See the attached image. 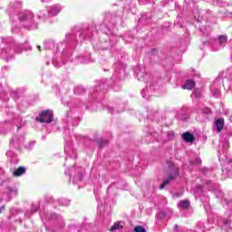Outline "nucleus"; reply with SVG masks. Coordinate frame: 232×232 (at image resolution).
<instances>
[{"label": "nucleus", "instance_id": "0eeeda50", "mask_svg": "<svg viewBox=\"0 0 232 232\" xmlns=\"http://www.w3.org/2000/svg\"><path fill=\"white\" fill-rule=\"evenodd\" d=\"M124 77H126V65L122 62L114 63V73L111 77L113 82L124 81Z\"/></svg>", "mask_w": 232, "mask_h": 232}, {"label": "nucleus", "instance_id": "a18cd8bd", "mask_svg": "<svg viewBox=\"0 0 232 232\" xmlns=\"http://www.w3.org/2000/svg\"><path fill=\"white\" fill-rule=\"evenodd\" d=\"M5 209H6V207H5V205L0 207V213H3L5 211Z\"/></svg>", "mask_w": 232, "mask_h": 232}, {"label": "nucleus", "instance_id": "f704fd0d", "mask_svg": "<svg viewBox=\"0 0 232 232\" xmlns=\"http://www.w3.org/2000/svg\"><path fill=\"white\" fill-rule=\"evenodd\" d=\"M191 97H196V99H198V98L202 97V93L200 92V91H195L192 93Z\"/></svg>", "mask_w": 232, "mask_h": 232}, {"label": "nucleus", "instance_id": "603ef678", "mask_svg": "<svg viewBox=\"0 0 232 232\" xmlns=\"http://www.w3.org/2000/svg\"><path fill=\"white\" fill-rule=\"evenodd\" d=\"M21 128H23V125L17 126V130H21Z\"/></svg>", "mask_w": 232, "mask_h": 232}, {"label": "nucleus", "instance_id": "bb28decb", "mask_svg": "<svg viewBox=\"0 0 232 232\" xmlns=\"http://www.w3.org/2000/svg\"><path fill=\"white\" fill-rule=\"evenodd\" d=\"M73 92L76 95H82V93H84L86 92V89H84V87L79 85L74 88Z\"/></svg>", "mask_w": 232, "mask_h": 232}, {"label": "nucleus", "instance_id": "f03ea898", "mask_svg": "<svg viewBox=\"0 0 232 232\" xmlns=\"http://www.w3.org/2000/svg\"><path fill=\"white\" fill-rule=\"evenodd\" d=\"M0 57L5 59L6 63H8L15 53H23V52L30 50V44H28V42L19 44L12 37H2L0 39Z\"/></svg>", "mask_w": 232, "mask_h": 232}, {"label": "nucleus", "instance_id": "4d7b16f0", "mask_svg": "<svg viewBox=\"0 0 232 232\" xmlns=\"http://www.w3.org/2000/svg\"><path fill=\"white\" fill-rule=\"evenodd\" d=\"M21 111H22L23 113H24V109H22Z\"/></svg>", "mask_w": 232, "mask_h": 232}, {"label": "nucleus", "instance_id": "b1692460", "mask_svg": "<svg viewBox=\"0 0 232 232\" xmlns=\"http://www.w3.org/2000/svg\"><path fill=\"white\" fill-rule=\"evenodd\" d=\"M191 203H189V200L184 199L179 202L178 208L179 209H188L189 208Z\"/></svg>", "mask_w": 232, "mask_h": 232}, {"label": "nucleus", "instance_id": "39448f33", "mask_svg": "<svg viewBox=\"0 0 232 232\" xmlns=\"http://www.w3.org/2000/svg\"><path fill=\"white\" fill-rule=\"evenodd\" d=\"M17 19L22 28L27 30H37V24L35 23V14L30 10L20 11L17 14Z\"/></svg>", "mask_w": 232, "mask_h": 232}, {"label": "nucleus", "instance_id": "13d9d810", "mask_svg": "<svg viewBox=\"0 0 232 232\" xmlns=\"http://www.w3.org/2000/svg\"><path fill=\"white\" fill-rule=\"evenodd\" d=\"M174 197H179V194L174 195Z\"/></svg>", "mask_w": 232, "mask_h": 232}, {"label": "nucleus", "instance_id": "de8ad7c7", "mask_svg": "<svg viewBox=\"0 0 232 232\" xmlns=\"http://www.w3.org/2000/svg\"><path fill=\"white\" fill-rule=\"evenodd\" d=\"M179 229H180V227H179V225H175L174 231L177 232Z\"/></svg>", "mask_w": 232, "mask_h": 232}, {"label": "nucleus", "instance_id": "9b49d317", "mask_svg": "<svg viewBox=\"0 0 232 232\" xmlns=\"http://www.w3.org/2000/svg\"><path fill=\"white\" fill-rule=\"evenodd\" d=\"M194 196L196 198H201L202 202H206V204L209 203V197L204 190V187L201 185H197L194 189Z\"/></svg>", "mask_w": 232, "mask_h": 232}, {"label": "nucleus", "instance_id": "a878e982", "mask_svg": "<svg viewBox=\"0 0 232 232\" xmlns=\"http://www.w3.org/2000/svg\"><path fill=\"white\" fill-rule=\"evenodd\" d=\"M26 173V169L24 167L18 168L14 173V177H21V175H24Z\"/></svg>", "mask_w": 232, "mask_h": 232}, {"label": "nucleus", "instance_id": "f8f14e48", "mask_svg": "<svg viewBox=\"0 0 232 232\" xmlns=\"http://www.w3.org/2000/svg\"><path fill=\"white\" fill-rule=\"evenodd\" d=\"M24 144V136H14L10 140V148H14V150H21Z\"/></svg>", "mask_w": 232, "mask_h": 232}, {"label": "nucleus", "instance_id": "58836bf2", "mask_svg": "<svg viewBox=\"0 0 232 232\" xmlns=\"http://www.w3.org/2000/svg\"><path fill=\"white\" fill-rule=\"evenodd\" d=\"M156 217L157 218H160V219L166 218V213L160 212Z\"/></svg>", "mask_w": 232, "mask_h": 232}, {"label": "nucleus", "instance_id": "20e7f679", "mask_svg": "<svg viewBox=\"0 0 232 232\" xmlns=\"http://www.w3.org/2000/svg\"><path fill=\"white\" fill-rule=\"evenodd\" d=\"M223 151L218 150L219 162L223 165L222 167V177L223 179H232V160L227 158V150H229V140L222 139L221 140Z\"/></svg>", "mask_w": 232, "mask_h": 232}, {"label": "nucleus", "instance_id": "c03bdc74", "mask_svg": "<svg viewBox=\"0 0 232 232\" xmlns=\"http://www.w3.org/2000/svg\"><path fill=\"white\" fill-rule=\"evenodd\" d=\"M107 111H108L109 113H113V108L108 107V108H107Z\"/></svg>", "mask_w": 232, "mask_h": 232}, {"label": "nucleus", "instance_id": "4c0bfd02", "mask_svg": "<svg viewBox=\"0 0 232 232\" xmlns=\"http://www.w3.org/2000/svg\"><path fill=\"white\" fill-rule=\"evenodd\" d=\"M53 64L54 68H61L63 66V63H60L59 62H55V60L53 61Z\"/></svg>", "mask_w": 232, "mask_h": 232}, {"label": "nucleus", "instance_id": "c85d7f7f", "mask_svg": "<svg viewBox=\"0 0 232 232\" xmlns=\"http://www.w3.org/2000/svg\"><path fill=\"white\" fill-rule=\"evenodd\" d=\"M209 113H211V109H209L208 107H205L203 109L198 110V114H203V115H209Z\"/></svg>", "mask_w": 232, "mask_h": 232}, {"label": "nucleus", "instance_id": "423d86ee", "mask_svg": "<svg viewBox=\"0 0 232 232\" xmlns=\"http://www.w3.org/2000/svg\"><path fill=\"white\" fill-rule=\"evenodd\" d=\"M227 44V35H219L217 40H210L209 42H203V46H211L213 52L222 50Z\"/></svg>", "mask_w": 232, "mask_h": 232}, {"label": "nucleus", "instance_id": "6e6d98bb", "mask_svg": "<svg viewBox=\"0 0 232 232\" xmlns=\"http://www.w3.org/2000/svg\"><path fill=\"white\" fill-rule=\"evenodd\" d=\"M37 48L41 52V45H38Z\"/></svg>", "mask_w": 232, "mask_h": 232}, {"label": "nucleus", "instance_id": "c756f323", "mask_svg": "<svg viewBox=\"0 0 232 232\" xmlns=\"http://www.w3.org/2000/svg\"><path fill=\"white\" fill-rule=\"evenodd\" d=\"M58 204L60 206H64V207L69 206L70 205V199H66L64 198H62L58 199Z\"/></svg>", "mask_w": 232, "mask_h": 232}, {"label": "nucleus", "instance_id": "4be33fe9", "mask_svg": "<svg viewBox=\"0 0 232 232\" xmlns=\"http://www.w3.org/2000/svg\"><path fill=\"white\" fill-rule=\"evenodd\" d=\"M182 139L185 142H193V140H195V136L189 132H185L182 134Z\"/></svg>", "mask_w": 232, "mask_h": 232}, {"label": "nucleus", "instance_id": "e433bc0d", "mask_svg": "<svg viewBox=\"0 0 232 232\" xmlns=\"http://www.w3.org/2000/svg\"><path fill=\"white\" fill-rule=\"evenodd\" d=\"M148 92V89H143L141 91V96L143 97V99H149L150 95L146 94Z\"/></svg>", "mask_w": 232, "mask_h": 232}, {"label": "nucleus", "instance_id": "ddd939ff", "mask_svg": "<svg viewBox=\"0 0 232 232\" xmlns=\"http://www.w3.org/2000/svg\"><path fill=\"white\" fill-rule=\"evenodd\" d=\"M19 190L15 187H5V195L7 197V200H12L14 197H17Z\"/></svg>", "mask_w": 232, "mask_h": 232}, {"label": "nucleus", "instance_id": "8fccbe9b", "mask_svg": "<svg viewBox=\"0 0 232 232\" xmlns=\"http://www.w3.org/2000/svg\"><path fill=\"white\" fill-rule=\"evenodd\" d=\"M169 135H170L171 137H175V133L173 131L169 132Z\"/></svg>", "mask_w": 232, "mask_h": 232}, {"label": "nucleus", "instance_id": "5701e85b", "mask_svg": "<svg viewBox=\"0 0 232 232\" xmlns=\"http://www.w3.org/2000/svg\"><path fill=\"white\" fill-rule=\"evenodd\" d=\"M195 88V81L187 80L183 85V90H193Z\"/></svg>", "mask_w": 232, "mask_h": 232}, {"label": "nucleus", "instance_id": "bf43d9fd", "mask_svg": "<svg viewBox=\"0 0 232 232\" xmlns=\"http://www.w3.org/2000/svg\"><path fill=\"white\" fill-rule=\"evenodd\" d=\"M18 110H21V107L18 105Z\"/></svg>", "mask_w": 232, "mask_h": 232}, {"label": "nucleus", "instance_id": "4468645a", "mask_svg": "<svg viewBox=\"0 0 232 232\" xmlns=\"http://www.w3.org/2000/svg\"><path fill=\"white\" fill-rule=\"evenodd\" d=\"M47 9L49 10V14L51 15V17H55L59 15V14H61L63 6L59 4H55L48 6Z\"/></svg>", "mask_w": 232, "mask_h": 232}, {"label": "nucleus", "instance_id": "79ce46f5", "mask_svg": "<svg viewBox=\"0 0 232 232\" xmlns=\"http://www.w3.org/2000/svg\"><path fill=\"white\" fill-rule=\"evenodd\" d=\"M6 155H7V157H14V155H15V153H14L13 150H8V151L6 152Z\"/></svg>", "mask_w": 232, "mask_h": 232}, {"label": "nucleus", "instance_id": "7ed1b4c3", "mask_svg": "<svg viewBox=\"0 0 232 232\" xmlns=\"http://www.w3.org/2000/svg\"><path fill=\"white\" fill-rule=\"evenodd\" d=\"M40 217L45 226L47 232L61 231V229L66 226L63 217L57 216L55 213L44 211L40 213Z\"/></svg>", "mask_w": 232, "mask_h": 232}, {"label": "nucleus", "instance_id": "393cba45", "mask_svg": "<svg viewBox=\"0 0 232 232\" xmlns=\"http://www.w3.org/2000/svg\"><path fill=\"white\" fill-rule=\"evenodd\" d=\"M222 229H224V231H227V232L231 231V220L230 219H225L223 221Z\"/></svg>", "mask_w": 232, "mask_h": 232}, {"label": "nucleus", "instance_id": "2f4dec72", "mask_svg": "<svg viewBox=\"0 0 232 232\" xmlns=\"http://www.w3.org/2000/svg\"><path fill=\"white\" fill-rule=\"evenodd\" d=\"M108 144V140H98V146H100V148H104V146H107Z\"/></svg>", "mask_w": 232, "mask_h": 232}, {"label": "nucleus", "instance_id": "1a4fd4ad", "mask_svg": "<svg viewBox=\"0 0 232 232\" xmlns=\"http://www.w3.org/2000/svg\"><path fill=\"white\" fill-rule=\"evenodd\" d=\"M204 188H206L208 191H212L217 198H224V192L220 189V185H218V183H213L211 180H207L204 183Z\"/></svg>", "mask_w": 232, "mask_h": 232}, {"label": "nucleus", "instance_id": "7c9ffc66", "mask_svg": "<svg viewBox=\"0 0 232 232\" xmlns=\"http://www.w3.org/2000/svg\"><path fill=\"white\" fill-rule=\"evenodd\" d=\"M135 73L138 77V80H140V81H144V75H145V77H148V74H144V72H142L141 71L135 72Z\"/></svg>", "mask_w": 232, "mask_h": 232}, {"label": "nucleus", "instance_id": "ea45409f", "mask_svg": "<svg viewBox=\"0 0 232 232\" xmlns=\"http://www.w3.org/2000/svg\"><path fill=\"white\" fill-rule=\"evenodd\" d=\"M6 123L0 122V133H5V130H3V128H5Z\"/></svg>", "mask_w": 232, "mask_h": 232}, {"label": "nucleus", "instance_id": "052dcab7", "mask_svg": "<svg viewBox=\"0 0 232 232\" xmlns=\"http://www.w3.org/2000/svg\"><path fill=\"white\" fill-rule=\"evenodd\" d=\"M42 139H46V137L43 136Z\"/></svg>", "mask_w": 232, "mask_h": 232}, {"label": "nucleus", "instance_id": "2eb2a0df", "mask_svg": "<svg viewBox=\"0 0 232 232\" xmlns=\"http://www.w3.org/2000/svg\"><path fill=\"white\" fill-rule=\"evenodd\" d=\"M37 17H38V19H41L42 21L46 23V22L50 21V17H52V16L50 14V11L47 8V9L38 11Z\"/></svg>", "mask_w": 232, "mask_h": 232}, {"label": "nucleus", "instance_id": "f3484780", "mask_svg": "<svg viewBox=\"0 0 232 232\" xmlns=\"http://www.w3.org/2000/svg\"><path fill=\"white\" fill-rule=\"evenodd\" d=\"M90 57H92V54L90 53H86L85 56H78L75 59L76 64H88L90 63Z\"/></svg>", "mask_w": 232, "mask_h": 232}, {"label": "nucleus", "instance_id": "a211bd4d", "mask_svg": "<svg viewBox=\"0 0 232 232\" xmlns=\"http://www.w3.org/2000/svg\"><path fill=\"white\" fill-rule=\"evenodd\" d=\"M64 151L66 155L70 157V159H77V154L75 153V150H73V147H72V145L67 143L65 145Z\"/></svg>", "mask_w": 232, "mask_h": 232}, {"label": "nucleus", "instance_id": "e2e57ef3", "mask_svg": "<svg viewBox=\"0 0 232 232\" xmlns=\"http://www.w3.org/2000/svg\"><path fill=\"white\" fill-rule=\"evenodd\" d=\"M65 160H68V158H65Z\"/></svg>", "mask_w": 232, "mask_h": 232}, {"label": "nucleus", "instance_id": "aec40b11", "mask_svg": "<svg viewBox=\"0 0 232 232\" xmlns=\"http://www.w3.org/2000/svg\"><path fill=\"white\" fill-rule=\"evenodd\" d=\"M215 128L218 132L222 131V130H224V119H218L215 121Z\"/></svg>", "mask_w": 232, "mask_h": 232}, {"label": "nucleus", "instance_id": "680f3d73", "mask_svg": "<svg viewBox=\"0 0 232 232\" xmlns=\"http://www.w3.org/2000/svg\"><path fill=\"white\" fill-rule=\"evenodd\" d=\"M15 31L14 30H12V33L14 34Z\"/></svg>", "mask_w": 232, "mask_h": 232}, {"label": "nucleus", "instance_id": "6e6552de", "mask_svg": "<svg viewBox=\"0 0 232 232\" xmlns=\"http://www.w3.org/2000/svg\"><path fill=\"white\" fill-rule=\"evenodd\" d=\"M65 175H69L70 179L73 178V184H77L78 182H82V177H84V169L79 167L75 169V167H72L71 169L64 171Z\"/></svg>", "mask_w": 232, "mask_h": 232}, {"label": "nucleus", "instance_id": "09e8293b", "mask_svg": "<svg viewBox=\"0 0 232 232\" xmlns=\"http://www.w3.org/2000/svg\"><path fill=\"white\" fill-rule=\"evenodd\" d=\"M150 53H151L152 55H155V53H157V49H152V50L150 51Z\"/></svg>", "mask_w": 232, "mask_h": 232}, {"label": "nucleus", "instance_id": "cd10ccee", "mask_svg": "<svg viewBox=\"0 0 232 232\" xmlns=\"http://www.w3.org/2000/svg\"><path fill=\"white\" fill-rule=\"evenodd\" d=\"M106 82H107L106 79L101 80L99 82L98 85L95 87V91L99 92V90H104V86L106 84Z\"/></svg>", "mask_w": 232, "mask_h": 232}, {"label": "nucleus", "instance_id": "5fc2aeb1", "mask_svg": "<svg viewBox=\"0 0 232 232\" xmlns=\"http://www.w3.org/2000/svg\"><path fill=\"white\" fill-rule=\"evenodd\" d=\"M2 101H7V98L1 97Z\"/></svg>", "mask_w": 232, "mask_h": 232}, {"label": "nucleus", "instance_id": "f257e3e1", "mask_svg": "<svg viewBox=\"0 0 232 232\" xmlns=\"http://www.w3.org/2000/svg\"><path fill=\"white\" fill-rule=\"evenodd\" d=\"M92 30H93V26L82 31V33H79V27H74L72 34H66L65 39L63 41V43L58 44L57 50H63V57L64 59H69L72 55L73 48H75L77 44V35H79L80 37L79 41H82V39H92V35H93V34H92ZM75 32L78 33L75 34ZM69 61L72 60L69 59Z\"/></svg>", "mask_w": 232, "mask_h": 232}, {"label": "nucleus", "instance_id": "473e14b6", "mask_svg": "<svg viewBox=\"0 0 232 232\" xmlns=\"http://www.w3.org/2000/svg\"><path fill=\"white\" fill-rule=\"evenodd\" d=\"M34 146H35V140L30 141L29 144L24 146L25 150H34Z\"/></svg>", "mask_w": 232, "mask_h": 232}, {"label": "nucleus", "instance_id": "3c124183", "mask_svg": "<svg viewBox=\"0 0 232 232\" xmlns=\"http://www.w3.org/2000/svg\"><path fill=\"white\" fill-rule=\"evenodd\" d=\"M50 0H41V3H49Z\"/></svg>", "mask_w": 232, "mask_h": 232}, {"label": "nucleus", "instance_id": "6ab92c4d", "mask_svg": "<svg viewBox=\"0 0 232 232\" xmlns=\"http://www.w3.org/2000/svg\"><path fill=\"white\" fill-rule=\"evenodd\" d=\"M123 229H124V223L122 221H117L111 226L110 231L111 232H123Z\"/></svg>", "mask_w": 232, "mask_h": 232}, {"label": "nucleus", "instance_id": "49530a36", "mask_svg": "<svg viewBox=\"0 0 232 232\" xmlns=\"http://www.w3.org/2000/svg\"><path fill=\"white\" fill-rule=\"evenodd\" d=\"M197 164H202V160L200 158L196 159Z\"/></svg>", "mask_w": 232, "mask_h": 232}, {"label": "nucleus", "instance_id": "864d4df0", "mask_svg": "<svg viewBox=\"0 0 232 232\" xmlns=\"http://www.w3.org/2000/svg\"><path fill=\"white\" fill-rule=\"evenodd\" d=\"M108 19H110V15H107V16L105 17V21H108Z\"/></svg>", "mask_w": 232, "mask_h": 232}, {"label": "nucleus", "instance_id": "c9c22d12", "mask_svg": "<svg viewBox=\"0 0 232 232\" xmlns=\"http://www.w3.org/2000/svg\"><path fill=\"white\" fill-rule=\"evenodd\" d=\"M201 173L203 175H210L211 174V169H207V168H203V169H201Z\"/></svg>", "mask_w": 232, "mask_h": 232}, {"label": "nucleus", "instance_id": "a19ab883", "mask_svg": "<svg viewBox=\"0 0 232 232\" xmlns=\"http://www.w3.org/2000/svg\"><path fill=\"white\" fill-rule=\"evenodd\" d=\"M112 88H113L114 92H121V86L116 85V83H114Z\"/></svg>", "mask_w": 232, "mask_h": 232}, {"label": "nucleus", "instance_id": "37998d69", "mask_svg": "<svg viewBox=\"0 0 232 232\" xmlns=\"http://www.w3.org/2000/svg\"><path fill=\"white\" fill-rule=\"evenodd\" d=\"M149 2L150 0H139L140 5H147Z\"/></svg>", "mask_w": 232, "mask_h": 232}, {"label": "nucleus", "instance_id": "dca6fc26", "mask_svg": "<svg viewBox=\"0 0 232 232\" xmlns=\"http://www.w3.org/2000/svg\"><path fill=\"white\" fill-rule=\"evenodd\" d=\"M175 177H179V169H174V174H170L169 179L163 180V182L160 186V189H164L166 186H168V184H169V182H171V180L175 179Z\"/></svg>", "mask_w": 232, "mask_h": 232}, {"label": "nucleus", "instance_id": "72a5a7b5", "mask_svg": "<svg viewBox=\"0 0 232 232\" xmlns=\"http://www.w3.org/2000/svg\"><path fill=\"white\" fill-rule=\"evenodd\" d=\"M135 232H146V228H144L142 226H137L134 227Z\"/></svg>", "mask_w": 232, "mask_h": 232}, {"label": "nucleus", "instance_id": "9d476101", "mask_svg": "<svg viewBox=\"0 0 232 232\" xmlns=\"http://www.w3.org/2000/svg\"><path fill=\"white\" fill-rule=\"evenodd\" d=\"M36 122H40L41 124H50V122H53V111L51 110L43 111L36 118Z\"/></svg>", "mask_w": 232, "mask_h": 232}, {"label": "nucleus", "instance_id": "412c9836", "mask_svg": "<svg viewBox=\"0 0 232 232\" xmlns=\"http://www.w3.org/2000/svg\"><path fill=\"white\" fill-rule=\"evenodd\" d=\"M44 50H53L55 48V42L53 40H49L44 43Z\"/></svg>", "mask_w": 232, "mask_h": 232}]
</instances>
